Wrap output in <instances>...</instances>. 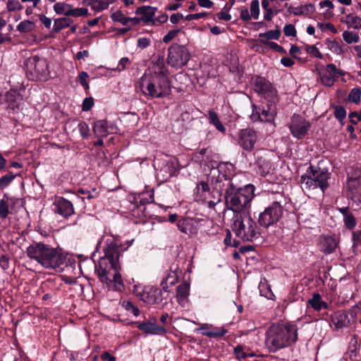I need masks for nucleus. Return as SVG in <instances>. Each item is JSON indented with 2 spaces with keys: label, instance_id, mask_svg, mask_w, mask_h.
<instances>
[{
  "label": "nucleus",
  "instance_id": "nucleus-1",
  "mask_svg": "<svg viewBox=\"0 0 361 361\" xmlns=\"http://www.w3.org/2000/svg\"><path fill=\"white\" fill-rule=\"evenodd\" d=\"M231 165L221 163L216 169L211 171V185L217 193L221 195L225 191L227 207L235 215L249 212L250 202L254 197L255 187L248 184L240 188L236 184V179L231 178Z\"/></svg>",
  "mask_w": 361,
  "mask_h": 361
},
{
  "label": "nucleus",
  "instance_id": "nucleus-2",
  "mask_svg": "<svg viewBox=\"0 0 361 361\" xmlns=\"http://www.w3.org/2000/svg\"><path fill=\"white\" fill-rule=\"evenodd\" d=\"M298 326L290 322L271 324L266 331L265 345L271 353L293 346L298 341Z\"/></svg>",
  "mask_w": 361,
  "mask_h": 361
},
{
  "label": "nucleus",
  "instance_id": "nucleus-3",
  "mask_svg": "<svg viewBox=\"0 0 361 361\" xmlns=\"http://www.w3.org/2000/svg\"><path fill=\"white\" fill-rule=\"evenodd\" d=\"M142 94L152 99H160L171 94V85L163 66L159 70L145 73L139 82Z\"/></svg>",
  "mask_w": 361,
  "mask_h": 361
},
{
  "label": "nucleus",
  "instance_id": "nucleus-4",
  "mask_svg": "<svg viewBox=\"0 0 361 361\" xmlns=\"http://www.w3.org/2000/svg\"><path fill=\"white\" fill-rule=\"evenodd\" d=\"M27 256L44 269H56L64 263L65 257L56 248L42 243H33L26 249Z\"/></svg>",
  "mask_w": 361,
  "mask_h": 361
},
{
  "label": "nucleus",
  "instance_id": "nucleus-5",
  "mask_svg": "<svg viewBox=\"0 0 361 361\" xmlns=\"http://www.w3.org/2000/svg\"><path fill=\"white\" fill-rule=\"evenodd\" d=\"M329 176L327 169L311 166L306 173L300 178L301 187L305 190L319 188L324 192L329 187Z\"/></svg>",
  "mask_w": 361,
  "mask_h": 361
},
{
  "label": "nucleus",
  "instance_id": "nucleus-6",
  "mask_svg": "<svg viewBox=\"0 0 361 361\" xmlns=\"http://www.w3.org/2000/svg\"><path fill=\"white\" fill-rule=\"evenodd\" d=\"M233 219V231L238 238L245 241H252L257 238V224L249 212L235 215Z\"/></svg>",
  "mask_w": 361,
  "mask_h": 361
},
{
  "label": "nucleus",
  "instance_id": "nucleus-7",
  "mask_svg": "<svg viewBox=\"0 0 361 361\" xmlns=\"http://www.w3.org/2000/svg\"><path fill=\"white\" fill-rule=\"evenodd\" d=\"M27 73L33 80H47L49 76L47 60L38 56L27 59L25 63Z\"/></svg>",
  "mask_w": 361,
  "mask_h": 361
},
{
  "label": "nucleus",
  "instance_id": "nucleus-8",
  "mask_svg": "<svg viewBox=\"0 0 361 361\" xmlns=\"http://www.w3.org/2000/svg\"><path fill=\"white\" fill-rule=\"evenodd\" d=\"M283 209L281 203L274 202L259 215L258 222L263 227H269L277 223L281 218Z\"/></svg>",
  "mask_w": 361,
  "mask_h": 361
},
{
  "label": "nucleus",
  "instance_id": "nucleus-9",
  "mask_svg": "<svg viewBox=\"0 0 361 361\" xmlns=\"http://www.w3.org/2000/svg\"><path fill=\"white\" fill-rule=\"evenodd\" d=\"M251 84L254 90L269 102L274 104L277 101V91L264 78L258 75L255 76L252 78Z\"/></svg>",
  "mask_w": 361,
  "mask_h": 361
},
{
  "label": "nucleus",
  "instance_id": "nucleus-10",
  "mask_svg": "<svg viewBox=\"0 0 361 361\" xmlns=\"http://www.w3.org/2000/svg\"><path fill=\"white\" fill-rule=\"evenodd\" d=\"M189 59L190 53L185 47L173 44L169 48L167 63L172 67L181 68L186 65Z\"/></svg>",
  "mask_w": 361,
  "mask_h": 361
},
{
  "label": "nucleus",
  "instance_id": "nucleus-11",
  "mask_svg": "<svg viewBox=\"0 0 361 361\" xmlns=\"http://www.w3.org/2000/svg\"><path fill=\"white\" fill-rule=\"evenodd\" d=\"M291 135L298 140L304 138L311 128V123L302 116L294 114L288 125Z\"/></svg>",
  "mask_w": 361,
  "mask_h": 361
},
{
  "label": "nucleus",
  "instance_id": "nucleus-12",
  "mask_svg": "<svg viewBox=\"0 0 361 361\" xmlns=\"http://www.w3.org/2000/svg\"><path fill=\"white\" fill-rule=\"evenodd\" d=\"M23 101V96L17 90H11L0 94V104L4 105L6 109L13 111L20 109Z\"/></svg>",
  "mask_w": 361,
  "mask_h": 361
},
{
  "label": "nucleus",
  "instance_id": "nucleus-13",
  "mask_svg": "<svg viewBox=\"0 0 361 361\" xmlns=\"http://www.w3.org/2000/svg\"><path fill=\"white\" fill-rule=\"evenodd\" d=\"M238 144L247 152H252L257 141V133L251 128L242 129L238 134Z\"/></svg>",
  "mask_w": 361,
  "mask_h": 361
},
{
  "label": "nucleus",
  "instance_id": "nucleus-14",
  "mask_svg": "<svg viewBox=\"0 0 361 361\" xmlns=\"http://www.w3.org/2000/svg\"><path fill=\"white\" fill-rule=\"evenodd\" d=\"M275 116L274 110L271 106L265 107L256 106L253 105L252 112L250 118L252 121L271 122Z\"/></svg>",
  "mask_w": 361,
  "mask_h": 361
},
{
  "label": "nucleus",
  "instance_id": "nucleus-15",
  "mask_svg": "<svg viewBox=\"0 0 361 361\" xmlns=\"http://www.w3.org/2000/svg\"><path fill=\"white\" fill-rule=\"evenodd\" d=\"M104 256L100 259L104 262H109L111 269H120L118 264L119 251L118 247L115 243H110L104 248Z\"/></svg>",
  "mask_w": 361,
  "mask_h": 361
},
{
  "label": "nucleus",
  "instance_id": "nucleus-16",
  "mask_svg": "<svg viewBox=\"0 0 361 361\" xmlns=\"http://www.w3.org/2000/svg\"><path fill=\"white\" fill-rule=\"evenodd\" d=\"M348 197L357 205L361 204V176L350 178L348 180Z\"/></svg>",
  "mask_w": 361,
  "mask_h": 361
},
{
  "label": "nucleus",
  "instance_id": "nucleus-17",
  "mask_svg": "<svg viewBox=\"0 0 361 361\" xmlns=\"http://www.w3.org/2000/svg\"><path fill=\"white\" fill-rule=\"evenodd\" d=\"M336 65L328 63L325 68L319 71V75L321 83L328 87H333L337 80V76L335 75Z\"/></svg>",
  "mask_w": 361,
  "mask_h": 361
},
{
  "label": "nucleus",
  "instance_id": "nucleus-18",
  "mask_svg": "<svg viewBox=\"0 0 361 361\" xmlns=\"http://www.w3.org/2000/svg\"><path fill=\"white\" fill-rule=\"evenodd\" d=\"M180 273L178 264L173 263L170 267L169 273L160 283L162 290L165 292H169V287L174 286L178 282V275Z\"/></svg>",
  "mask_w": 361,
  "mask_h": 361
},
{
  "label": "nucleus",
  "instance_id": "nucleus-19",
  "mask_svg": "<svg viewBox=\"0 0 361 361\" xmlns=\"http://www.w3.org/2000/svg\"><path fill=\"white\" fill-rule=\"evenodd\" d=\"M163 300L161 290L153 286L145 287V293L142 295V300L149 305L161 302Z\"/></svg>",
  "mask_w": 361,
  "mask_h": 361
},
{
  "label": "nucleus",
  "instance_id": "nucleus-20",
  "mask_svg": "<svg viewBox=\"0 0 361 361\" xmlns=\"http://www.w3.org/2000/svg\"><path fill=\"white\" fill-rule=\"evenodd\" d=\"M55 211L64 218H68L74 214L73 204L69 200L59 197L55 202Z\"/></svg>",
  "mask_w": 361,
  "mask_h": 361
},
{
  "label": "nucleus",
  "instance_id": "nucleus-21",
  "mask_svg": "<svg viewBox=\"0 0 361 361\" xmlns=\"http://www.w3.org/2000/svg\"><path fill=\"white\" fill-rule=\"evenodd\" d=\"M115 126L113 123H109L106 120H99L94 123L93 131L97 137H106L110 133H114Z\"/></svg>",
  "mask_w": 361,
  "mask_h": 361
},
{
  "label": "nucleus",
  "instance_id": "nucleus-22",
  "mask_svg": "<svg viewBox=\"0 0 361 361\" xmlns=\"http://www.w3.org/2000/svg\"><path fill=\"white\" fill-rule=\"evenodd\" d=\"M137 328L146 334H164L166 329L157 324L156 322H144L137 323Z\"/></svg>",
  "mask_w": 361,
  "mask_h": 361
},
{
  "label": "nucleus",
  "instance_id": "nucleus-23",
  "mask_svg": "<svg viewBox=\"0 0 361 361\" xmlns=\"http://www.w3.org/2000/svg\"><path fill=\"white\" fill-rule=\"evenodd\" d=\"M331 322L336 329H342L350 325V319L344 311H337L331 315Z\"/></svg>",
  "mask_w": 361,
  "mask_h": 361
},
{
  "label": "nucleus",
  "instance_id": "nucleus-24",
  "mask_svg": "<svg viewBox=\"0 0 361 361\" xmlns=\"http://www.w3.org/2000/svg\"><path fill=\"white\" fill-rule=\"evenodd\" d=\"M197 331L201 333L203 336H208L209 338H216L224 336L227 330L224 328H214L212 330L210 329L207 324H202Z\"/></svg>",
  "mask_w": 361,
  "mask_h": 361
},
{
  "label": "nucleus",
  "instance_id": "nucleus-25",
  "mask_svg": "<svg viewBox=\"0 0 361 361\" xmlns=\"http://www.w3.org/2000/svg\"><path fill=\"white\" fill-rule=\"evenodd\" d=\"M337 245L338 241L332 236H324L322 239V250L326 254H330L334 252Z\"/></svg>",
  "mask_w": 361,
  "mask_h": 361
},
{
  "label": "nucleus",
  "instance_id": "nucleus-26",
  "mask_svg": "<svg viewBox=\"0 0 361 361\" xmlns=\"http://www.w3.org/2000/svg\"><path fill=\"white\" fill-rule=\"evenodd\" d=\"M155 8L151 6H140L136 9L135 13L137 15H140L141 20L145 23H149L152 21L153 17L154 16Z\"/></svg>",
  "mask_w": 361,
  "mask_h": 361
},
{
  "label": "nucleus",
  "instance_id": "nucleus-27",
  "mask_svg": "<svg viewBox=\"0 0 361 361\" xmlns=\"http://www.w3.org/2000/svg\"><path fill=\"white\" fill-rule=\"evenodd\" d=\"M307 305L315 311H320L322 309H327L328 304L324 301L319 293H314L312 298L307 301Z\"/></svg>",
  "mask_w": 361,
  "mask_h": 361
},
{
  "label": "nucleus",
  "instance_id": "nucleus-28",
  "mask_svg": "<svg viewBox=\"0 0 361 361\" xmlns=\"http://www.w3.org/2000/svg\"><path fill=\"white\" fill-rule=\"evenodd\" d=\"M190 293V284L186 281L181 283L176 290V298L179 304L183 305Z\"/></svg>",
  "mask_w": 361,
  "mask_h": 361
},
{
  "label": "nucleus",
  "instance_id": "nucleus-29",
  "mask_svg": "<svg viewBox=\"0 0 361 361\" xmlns=\"http://www.w3.org/2000/svg\"><path fill=\"white\" fill-rule=\"evenodd\" d=\"M114 271L113 279L108 281V285L112 284L113 289L116 291H122L124 289V284L121 274L118 273V269H112Z\"/></svg>",
  "mask_w": 361,
  "mask_h": 361
},
{
  "label": "nucleus",
  "instance_id": "nucleus-30",
  "mask_svg": "<svg viewBox=\"0 0 361 361\" xmlns=\"http://www.w3.org/2000/svg\"><path fill=\"white\" fill-rule=\"evenodd\" d=\"M73 23V20L70 18L63 17L56 18L54 20L53 30L54 32H59L61 30L68 27Z\"/></svg>",
  "mask_w": 361,
  "mask_h": 361
},
{
  "label": "nucleus",
  "instance_id": "nucleus-31",
  "mask_svg": "<svg viewBox=\"0 0 361 361\" xmlns=\"http://www.w3.org/2000/svg\"><path fill=\"white\" fill-rule=\"evenodd\" d=\"M104 264L106 263L104 262V260L100 259L98 265L95 267V270L100 281L108 283V281H111V279L108 276L109 272L107 271V268L104 267Z\"/></svg>",
  "mask_w": 361,
  "mask_h": 361
},
{
  "label": "nucleus",
  "instance_id": "nucleus-32",
  "mask_svg": "<svg viewBox=\"0 0 361 361\" xmlns=\"http://www.w3.org/2000/svg\"><path fill=\"white\" fill-rule=\"evenodd\" d=\"M342 22L353 29L359 30L361 28V18L359 16L348 14L345 20H342Z\"/></svg>",
  "mask_w": 361,
  "mask_h": 361
},
{
  "label": "nucleus",
  "instance_id": "nucleus-33",
  "mask_svg": "<svg viewBox=\"0 0 361 361\" xmlns=\"http://www.w3.org/2000/svg\"><path fill=\"white\" fill-rule=\"evenodd\" d=\"M208 114L210 123L213 124L219 131L224 133L226 131V128L220 121L217 114L211 110L209 111Z\"/></svg>",
  "mask_w": 361,
  "mask_h": 361
},
{
  "label": "nucleus",
  "instance_id": "nucleus-34",
  "mask_svg": "<svg viewBox=\"0 0 361 361\" xmlns=\"http://www.w3.org/2000/svg\"><path fill=\"white\" fill-rule=\"evenodd\" d=\"M92 2V8L94 11H102L106 9L110 4H112L115 0H90Z\"/></svg>",
  "mask_w": 361,
  "mask_h": 361
},
{
  "label": "nucleus",
  "instance_id": "nucleus-35",
  "mask_svg": "<svg viewBox=\"0 0 361 361\" xmlns=\"http://www.w3.org/2000/svg\"><path fill=\"white\" fill-rule=\"evenodd\" d=\"M72 5L65 2H58L54 6V10L57 14L68 16Z\"/></svg>",
  "mask_w": 361,
  "mask_h": 361
},
{
  "label": "nucleus",
  "instance_id": "nucleus-36",
  "mask_svg": "<svg viewBox=\"0 0 361 361\" xmlns=\"http://www.w3.org/2000/svg\"><path fill=\"white\" fill-rule=\"evenodd\" d=\"M257 164L259 168L262 169V173L264 174L269 173L272 169V165L269 160L263 157H258Z\"/></svg>",
  "mask_w": 361,
  "mask_h": 361
},
{
  "label": "nucleus",
  "instance_id": "nucleus-37",
  "mask_svg": "<svg viewBox=\"0 0 361 361\" xmlns=\"http://www.w3.org/2000/svg\"><path fill=\"white\" fill-rule=\"evenodd\" d=\"M281 32L279 28L276 30H270L266 32H261L259 34L260 38H264V39H279L281 36Z\"/></svg>",
  "mask_w": 361,
  "mask_h": 361
},
{
  "label": "nucleus",
  "instance_id": "nucleus-38",
  "mask_svg": "<svg viewBox=\"0 0 361 361\" xmlns=\"http://www.w3.org/2000/svg\"><path fill=\"white\" fill-rule=\"evenodd\" d=\"M342 36L344 41L348 44L356 43L360 39L358 33L355 32L345 30L343 32Z\"/></svg>",
  "mask_w": 361,
  "mask_h": 361
},
{
  "label": "nucleus",
  "instance_id": "nucleus-39",
  "mask_svg": "<svg viewBox=\"0 0 361 361\" xmlns=\"http://www.w3.org/2000/svg\"><path fill=\"white\" fill-rule=\"evenodd\" d=\"M34 23L30 20H23L20 22L17 26L18 31L25 33L32 31Z\"/></svg>",
  "mask_w": 361,
  "mask_h": 361
},
{
  "label": "nucleus",
  "instance_id": "nucleus-40",
  "mask_svg": "<svg viewBox=\"0 0 361 361\" xmlns=\"http://www.w3.org/2000/svg\"><path fill=\"white\" fill-rule=\"evenodd\" d=\"M16 176L13 175L11 172L3 176L0 178V190L8 186L11 181L15 178Z\"/></svg>",
  "mask_w": 361,
  "mask_h": 361
},
{
  "label": "nucleus",
  "instance_id": "nucleus-41",
  "mask_svg": "<svg viewBox=\"0 0 361 361\" xmlns=\"http://www.w3.org/2000/svg\"><path fill=\"white\" fill-rule=\"evenodd\" d=\"M361 90L360 88H353L349 93L348 99L350 102L357 104L360 101Z\"/></svg>",
  "mask_w": 361,
  "mask_h": 361
},
{
  "label": "nucleus",
  "instance_id": "nucleus-42",
  "mask_svg": "<svg viewBox=\"0 0 361 361\" xmlns=\"http://www.w3.org/2000/svg\"><path fill=\"white\" fill-rule=\"evenodd\" d=\"M250 15L254 19L259 16V3L258 0H253L250 4Z\"/></svg>",
  "mask_w": 361,
  "mask_h": 361
},
{
  "label": "nucleus",
  "instance_id": "nucleus-43",
  "mask_svg": "<svg viewBox=\"0 0 361 361\" xmlns=\"http://www.w3.org/2000/svg\"><path fill=\"white\" fill-rule=\"evenodd\" d=\"M88 14V10L86 8H71L68 16L80 17L85 16Z\"/></svg>",
  "mask_w": 361,
  "mask_h": 361
},
{
  "label": "nucleus",
  "instance_id": "nucleus-44",
  "mask_svg": "<svg viewBox=\"0 0 361 361\" xmlns=\"http://www.w3.org/2000/svg\"><path fill=\"white\" fill-rule=\"evenodd\" d=\"M111 18L114 22H119L123 25H127V17L121 11H117L111 14Z\"/></svg>",
  "mask_w": 361,
  "mask_h": 361
},
{
  "label": "nucleus",
  "instance_id": "nucleus-45",
  "mask_svg": "<svg viewBox=\"0 0 361 361\" xmlns=\"http://www.w3.org/2000/svg\"><path fill=\"white\" fill-rule=\"evenodd\" d=\"M343 221L347 228L352 229L355 226L356 221L351 212H349L343 216Z\"/></svg>",
  "mask_w": 361,
  "mask_h": 361
},
{
  "label": "nucleus",
  "instance_id": "nucleus-46",
  "mask_svg": "<svg viewBox=\"0 0 361 361\" xmlns=\"http://www.w3.org/2000/svg\"><path fill=\"white\" fill-rule=\"evenodd\" d=\"M305 50L308 54L314 56L316 58H318V59L323 58L322 54L319 51V50L314 45H306Z\"/></svg>",
  "mask_w": 361,
  "mask_h": 361
},
{
  "label": "nucleus",
  "instance_id": "nucleus-47",
  "mask_svg": "<svg viewBox=\"0 0 361 361\" xmlns=\"http://www.w3.org/2000/svg\"><path fill=\"white\" fill-rule=\"evenodd\" d=\"M78 130L80 133V135L83 138L87 137L90 134V128H89L88 125L84 121H80L78 123Z\"/></svg>",
  "mask_w": 361,
  "mask_h": 361
},
{
  "label": "nucleus",
  "instance_id": "nucleus-48",
  "mask_svg": "<svg viewBox=\"0 0 361 361\" xmlns=\"http://www.w3.org/2000/svg\"><path fill=\"white\" fill-rule=\"evenodd\" d=\"M23 8L20 3L16 0H9L7 3V9L8 11H20Z\"/></svg>",
  "mask_w": 361,
  "mask_h": 361
},
{
  "label": "nucleus",
  "instance_id": "nucleus-49",
  "mask_svg": "<svg viewBox=\"0 0 361 361\" xmlns=\"http://www.w3.org/2000/svg\"><path fill=\"white\" fill-rule=\"evenodd\" d=\"M8 204L4 200H0V217L5 219L8 214Z\"/></svg>",
  "mask_w": 361,
  "mask_h": 361
},
{
  "label": "nucleus",
  "instance_id": "nucleus-50",
  "mask_svg": "<svg viewBox=\"0 0 361 361\" xmlns=\"http://www.w3.org/2000/svg\"><path fill=\"white\" fill-rule=\"evenodd\" d=\"M334 116L340 121H343L346 116V111L343 106H337L334 111Z\"/></svg>",
  "mask_w": 361,
  "mask_h": 361
},
{
  "label": "nucleus",
  "instance_id": "nucleus-51",
  "mask_svg": "<svg viewBox=\"0 0 361 361\" xmlns=\"http://www.w3.org/2000/svg\"><path fill=\"white\" fill-rule=\"evenodd\" d=\"M259 42L262 44L268 46L269 48H271L275 51H281L283 50L282 47H281L280 45H279L278 44H276L274 42H269L267 39H260Z\"/></svg>",
  "mask_w": 361,
  "mask_h": 361
},
{
  "label": "nucleus",
  "instance_id": "nucleus-52",
  "mask_svg": "<svg viewBox=\"0 0 361 361\" xmlns=\"http://www.w3.org/2000/svg\"><path fill=\"white\" fill-rule=\"evenodd\" d=\"M124 307L126 310L132 312L134 316H135V317L139 316V314L140 313V310L136 306H135L131 302L128 301V302H125Z\"/></svg>",
  "mask_w": 361,
  "mask_h": 361
},
{
  "label": "nucleus",
  "instance_id": "nucleus-53",
  "mask_svg": "<svg viewBox=\"0 0 361 361\" xmlns=\"http://www.w3.org/2000/svg\"><path fill=\"white\" fill-rule=\"evenodd\" d=\"M284 34L286 36L295 37L296 35V30L293 25H286L283 27Z\"/></svg>",
  "mask_w": 361,
  "mask_h": 361
},
{
  "label": "nucleus",
  "instance_id": "nucleus-54",
  "mask_svg": "<svg viewBox=\"0 0 361 361\" xmlns=\"http://www.w3.org/2000/svg\"><path fill=\"white\" fill-rule=\"evenodd\" d=\"M93 105H94L93 99L92 97H86L83 100L82 109L84 111H87L90 110V109L93 106Z\"/></svg>",
  "mask_w": 361,
  "mask_h": 361
},
{
  "label": "nucleus",
  "instance_id": "nucleus-55",
  "mask_svg": "<svg viewBox=\"0 0 361 361\" xmlns=\"http://www.w3.org/2000/svg\"><path fill=\"white\" fill-rule=\"evenodd\" d=\"M180 32V30H170L163 38L164 43H169L171 42Z\"/></svg>",
  "mask_w": 361,
  "mask_h": 361
},
{
  "label": "nucleus",
  "instance_id": "nucleus-56",
  "mask_svg": "<svg viewBox=\"0 0 361 361\" xmlns=\"http://www.w3.org/2000/svg\"><path fill=\"white\" fill-rule=\"evenodd\" d=\"M89 77L88 74L85 72V71H82L81 73H80L79 74V81L80 82V84L87 90L89 88V85L87 84L86 80L87 78Z\"/></svg>",
  "mask_w": 361,
  "mask_h": 361
},
{
  "label": "nucleus",
  "instance_id": "nucleus-57",
  "mask_svg": "<svg viewBox=\"0 0 361 361\" xmlns=\"http://www.w3.org/2000/svg\"><path fill=\"white\" fill-rule=\"evenodd\" d=\"M78 192L80 193H82V194L86 195V198H87L88 200L95 198L97 197V192L96 191V189H94L92 192L90 190H85L83 189H80L78 190Z\"/></svg>",
  "mask_w": 361,
  "mask_h": 361
},
{
  "label": "nucleus",
  "instance_id": "nucleus-58",
  "mask_svg": "<svg viewBox=\"0 0 361 361\" xmlns=\"http://www.w3.org/2000/svg\"><path fill=\"white\" fill-rule=\"evenodd\" d=\"M150 44V39L147 37H140L137 39V47L140 49H145Z\"/></svg>",
  "mask_w": 361,
  "mask_h": 361
},
{
  "label": "nucleus",
  "instance_id": "nucleus-59",
  "mask_svg": "<svg viewBox=\"0 0 361 361\" xmlns=\"http://www.w3.org/2000/svg\"><path fill=\"white\" fill-rule=\"evenodd\" d=\"M207 16L206 12H202L198 13H193V14H189L185 16L186 20H198L200 18H202Z\"/></svg>",
  "mask_w": 361,
  "mask_h": 361
},
{
  "label": "nucleus",
  "instance_id": "nucleus-60",
  "mask_svg": "<svg viewBox=\"0 0 361 361\" xmlns=\"http://www.w3.org/2000/svg\"><path fill=\"white\" fill-rule=\"evenodd\" d=\"M240 18L243 21H249L252 18V16L249 13V11L247 8H243V9H241Z\"/></svg>",
  "mask_w": 361,
  "mask_h": 361
},
{
  "label": "nucleus",
  "instance_id": "nucleus-61",
  "mask_svg": "<svg viewBox=\"0 0 361 361\" xmlns=\"http://www.w3.org/2000/svg\"><path fill=\"white\" fill-rule=\"evenodd\" d=\"M40 22L44 25L46 28H49L51 25V19L47 17L44 15H41L39 16Z\"/></svg>",
  "mask_w": 361,
  "mask_h": 361
},
{
  "label": "nucleus",
  "instance_id": "nucleus-62",
  "mask_svg": "<svg viewBox=\"0 0 361 361\" xmlns=\"http://www.w3.org/2000/svg\"><path fill=\"white\" fill-rule=\"evenodd\" d=\"M133 293L142 300V295L145 293V287L135 285L133 287Z\"/></svg>",
  "mask_w": 361,
  "mask_h": 361
},
{
  "label": "nucleus",
  "instance_id": "nucleus-63",
  "mask_svg": "<svg viewBox=\"0 0 361 361\" xmlns=\"http://www.w3.org/2000/svg\"><path fill=\"white\" fill-rule=\"evenodd\" d=\"M281 63L286 67H291L294 64L293 60L290 57H283Z\"/></svg>",
  "mask_w": 361,
  "mask_h": 361
},
{
  "label": "nucleus",
  "instance_id": "nucleus-64",
  "mask_svg": "<svg viewBox=\"0 0 361 361\" xmlns=\"http://www.w3.org/2000/svg\"><path fill=\"white\" fill-rule=\"evenodd\" d=\"M199 6L203 8H211L214 3L211 0H197Z\"/></svg>",
  "mask_w": 361,
  "mask_h": 361
}]
</instances>
